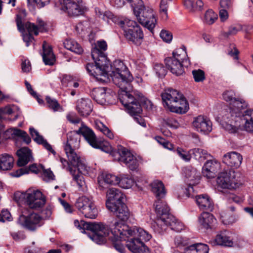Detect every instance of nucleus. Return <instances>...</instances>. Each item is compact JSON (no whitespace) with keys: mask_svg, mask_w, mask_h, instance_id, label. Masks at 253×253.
Here are the masks:
<instances>
[{"mask_svg":"<svg viewBox=\"0 0 253 253\" xmlns=\"http://www.w3.org/2000/svg\"><path fill=\"white\" fill-rule=\"evenodd\" d=\"M83 132L87 138L88 143L93 148L99 149L101 151L107 153H112V155L118 157L115 158V160L125 164L131 170H136L139 166L137 158L127 148L119 145L117 152H113L112 146L107 141H101L97 140L93 131L90 128L83 127Z\"/></svg>","mask_w":253,"mask_h":253,"instance_id":"nucleus-1","label":"nucleus"},{"mask_svg":"<svg viewBox=\"0 0 253 253\" xmlns=\"http://www.w3.org/2000/svg\"><path fill=\"white\" fill-rule=\"evenodd\" d=\"M116 70L113 76V82L119 88V98L122 104L126 107L132 104L137 98L134 96L131 83L133 78L125 65L117 62L115 66Z\"/></svg>","mask_w":253,"mask_h":253,"instance_id":"nucleus-2","label":"nucleus"},{"mask_svg":"<svg viewBox=\"0 0 253 253\" xmlns=\"http://www.w3.org/2000/svg\"><path fill=\"white\" fill-rule=\"evenodd\" d=\"M91 56L94 61L95 65L93 63H88L86 66V69L88 73L98 80H102L101 77H106L110 75L113 80V76L116 70L115 68V63L120 62L123 65L124 63L121 60H115L113 65H111L109 60L104 52H101L96 49H92Z\"/></svg>","mask_w":253,"mask_h":253,"instance_id":"nucleus-3","label":"nucleus"},{"mask_svg":"<svg viewBox=\"0 0 253 253\" xmlns=\"http://www.w3.org/2000/svg\"><path fill=\"white\" fill-rule=\"evenodd\" d=\"M161 96L165 107L170 112L184 114L189 110L188 102L178 91L169 88L166 89Z\"/></svg>","mask_w":253,"mask_h":253,"instance_id":"nucleus-4","label":"nucleus"},{"mask_svg":"<svg viewBox=\"0 0 253 253\" xmlns=\"http://www.w3.org/2000/svg\"><path fill=\"white\" fill-rule=\"evenodd\" d=\"M111 233L115 238L124 237H136L140 241H148L151 238V235L141 228L133 226L130 227L126 224L120 221H115L110 224Z\"/></svg>","mask_w":253,"mask_h":253,"instance_id":"nucleus-5","label":"nucleus"},{"mask_svg":"<svg viewBox=\"0 0 253 253\" xmlns=\"http://www.w3.org/2000/svg\"><path fill=\"white\" fill-rule=\"evenodd\" d=\"M75 225L82 233L85 232V230H89L92 232V235L89 236L90 238L98 244L104 243L105 237L110 235L109 227L102 223H96L91 222H85L81 220L80 222L78 220L74 221Z\"/></svg>","mask_w":253,"mask_h":253,"instance_id":"nucleus-6","label":"nucleus"},{"mask_svg":"<svg viewBox=\"0 0 253 253\" xmlns=\"http://www.w3.org/2000/svg\"><path fill=\"white\" fill-rule=\"evenodd\" d=\"M14 198L17 203H25L31 209H38L45 203V198L42 193L38 190L28 189L25 192H17Z\"/></svg>","mask_w":253,"mask_h":253,"instance_id":"nucleus-7","label":"nucleus"},{"mask_svg":"<svg viewBox=\"0 0 253 253\" xmlns=\"http://www.w3.org/2000/svg\"><path fill=\"white\" fill-rule=\"evenodd\" d=\"M134 13L138 22L153 33L154 29L157 23L156 13L153 8L145 6L143 3L139 7L134 8Z\"/></svg>","mask_w":253,"mask_h":253,"instance_id":"nucleus-8","label":"nucleus"},{"mask_svg":"<svg viewBox=\"0 0 253 253\" xmlns=\"http://www.w3.org/2000/svg\"><path fill=\"white\" fill-rule=\"evenodd\" d=\"M123 28L126 39L135 44L140 45L144 37L143 31L137 23L133 20L125 19L119 22Z\"/></svg>","mask_w":253,"mask_h":253,"instance_id":"nucleus-9","label":"nucleus"},{"mask_svg":"<svg viewBox=\"0 0 253 253\" xmlns=\"http://www.w3.org/2000/svg\"><path fill=\"white\" fill-rule=\"evenodd\" d=\"M172 56L165 59V64L168 69L176 76L184 73L182 63L186 57V52L182 49H177L172 53Z\"/></svg>","mask_w":253,"mask_h":253,"instance_id":"nucleus-10","label":"nucleus"},{"mask_svg":"<svg viewBox=\"0 0 253 253\" xmlns=\"http://www.w3.org/2000/svg\"><path fill=\"white\" fill-rule=\"evenodd\" d=\"M155 211L157 214V219L152 223V228L156 232H161L164 230V227H160L164 221L168 216L171 215L169 212V209L166 203L162 200V199H157L154 204Z\"/></svg>","mask_w":253,"mask_h":253,"instance_id":"nucleus-11","label":"nucleus"},{"mask_svg":"<svg viewBox=\"0 0 253 253\" xmlns=\"http://www.w3.org/2000/svg\"><path fill=\"white\" fill-rule=\"evenodd\" d=\"M217 187L222 189H235L242 183L235 179V172L233 170L220 172L217 178Z\"/></svg>","mask_w":253,"mask_h":253,"instance_id":"nucleus-12","label":"nucleus"},{"mask_svg":"<svg viewBox=\"0 0 253 253\" xmlns=\"http://www.w3.org/2000/svg\"><path fill=\"white\" fill-rule=\"evenodd\" d=\"M110 234L111 236L110 238L113 242L119 241L120 239L127 240L126 242V247L132 253H148L149 250L145 245L143 241H140L136 237H124V238H119L115 239L114 236L111 233L110 227L109 228Z\"/></svg>","mask_w":253,"mask_h":253,"instance_id":"nucleus-13","label":"nucleus"},{"mask_svg":"<svg viewBox=\"0 0 253 253\" xmlns=\"http://www.w3.org/2000/svg\"><path fill=\"white\" fill-rule=\"evenodd\" d=\"M247 107L248 103L243 99L238 97L229 108V112L226 115V119H229L231 121L237 122L242 117V120L245 121L243 116L246 111L244 113L242 111Z\"/></svg>","mask_w":253,"mask_h":253,"instance_id":"nucleus-14","label":"nucleus"},{"mask_svg":"<svg viewBox=\"0 0 253 253\" xmlns=\"http://www.w3.org/2000/svg\"><path fill=\"white\" fill-rule=\"evenodd\" d=\"M67 169L77 184L80 187H83L84 185V181L82 174H85L88 171V168L84 160L82 159L78 165L73 167H68Z\"/></svg>","mask_w":253,"mask_h":253,"instance_id":"nucleus-15","label":"nucleus"},{"mask_svg":"<svg viewBox=\"0 0 253 253\" xmlns=\"http://www.w3.org/2000/svg\"><path fill=\"white\" fill-rule=\"evenodd\" d=\"M86 127L89 128L86 126L84 123L81 124V126L78 130L71 131L67 134V142L66 145L65 146V151L70 152L71 150H74L79 147L80 140L79 138V135L82 134L88 142L87 138L84 134L83 132L82 128Z\"/></svg>","mask_w":253,"mask_h":253,"instance_id":"nucleus-16","label":"nucleus"},{"mask_svg":"<svg viewBox=\"0 0 253 253\" xmlns=\"http://www.w3.org/2000/svg\"><path fill=\"white\" fill-rule=\"evenodd\" d=\"M41 216L37 213H32L28 216L22 214L18 219V222L29 230L34 231L41 226Z\"/></svg>","mask_w":253,"mask_h":253,"instance_id":"nucleus-17","label":"nucleus"},{"mask_svg":"<svg viewBox=\"0 0 253 253\" xmlns=\"http://www.w3.org/2000/svg\"><path fill=\"white\" fill-rule=\"evenodd\" d=\"M82 0H63L61 3V9L66 11L69 15L78 16L83 12L81 3Z\"/></svg>","mask_w":253,"mask_h":253,"instance_id":"nucleus-18","label":"nucleus"},{"mask_svg":"<svg viewBox=\"0 0 253 253\" xmlns=\"http://www.w3.org/2000/svg\"><path fill=\"white\" fill-rule=\"evenodd\" d=\"M107 208L122 221L127 220L130 216L129 210L124 202L116 205L108 203Z\"/></svg>","mask_w":253,"mask_h":253,"instance_id":"nucleus-19","label":"nucleus"},{"mask_svg":"<svg viewBox=\"0 0 253 253\" xmlns=\"http://www.w3.org/2000/svg\"><path fill=\"white\" fill-rule=\"evenodd\" d=\"M192 125L196 131L204 134H208L212 130L211 122L201 115L194 118Z\"/></svg>","mask_w":253,"mask_h":253,"instance_id":"nucleus-20","label":"nucleus"},{"mask_svg":"<svg viewBox=\"0 0 253 253\" xmlns=\"http://www.w3.org/2000/svg\"><path fill=\"white\" fill-rule=\"evenodd\" d=\"M242 156L236 151L226 153L223 156L222 159L223 163L236 169L239 168L242 164Z\"/></svg>","mask_w":253,"mask_h":253,"instance_id":"nucleus-21","label":"nucleus"},{"mask_svg":"<svg viewBox=\"0 0 253 253\" xmlns=\"http://www.w3.org/2000/svg\"><path fill=\"white\" fill-rule=\"evenodd\" d=\"M220 164L216 160L208 161L203 167L202 173L204 177L211 179L215 177L219 170Z\"/></svg>","mask_w":253,"mask_h":253,"instance_id":"nucleus-22","label":"nucleus"},{"mask_svg":"<svg viewBox=\"0 0 253 253\" xmlns=\"http://www.w3.org/2000/svg\"><path fill=\"white\" fill-rule=\"evenodd\" d=\"M106 197V207L108 208V203L116 205L118 203L123 202L125 196L119 189L115 188H111L107 191Z\"/></svg>","mask_w":253,"mask_h":253,"instance_id":"nucleus-23","label":"nucleus"},{"mask_svg":"<svg viewBox=\"0 0 253 253\" xmlns=\"http://www.w3.org/2000/svg\"><path fill=\"white\" fill-rule=\"evenodd\" d=\"M76 109L80 115L86 117L92 110V104L89 99L81 98L77 102Z\"/></svg>","mask_w":253,"mask_h":253,"instance_id":"nucleus-24","label":"nucleus"},{"mask_svg":"<svg viewBox=\"0 0 253 253\" xmlns=\"http://www.w3.org/2000/svg\"><path fill=\"white\" fill-rule=\"evenodd\" d=\"M168 226H169L172 230L178 232L181 231L184 228L183 224L178 221L174 216L171 214L168 216L165 221H164L162 225H160V227H165L164 230L161 232L158 233L163 234L167 230Z\"/></svg>","mask_w":253,"mask_h":253,"instance_id":"nucleus-25","label":"nucleus"},{"mask_svg":"<svg viewBox=\"0 0 253 253\" xmlns=\"http://www.w3.org/2000/svg\"><path fill=\"white\" fill-rule=\"evenodd\" d=\"M199 224L204 228L211 229L215 225L216 219L213 215L208 212H202L198 218Z\"/></svg>","mask_w":253,"mask_h":253,"instance_id":"nucleus-26","label":"nucleus"},{"mask_svg":"<svg viewBox=\"0 0 253 253\" xmlns=\"http://www.w3.org/2000/svg\"><path fill=\"white\" fill-rule=\"evenodd\" d=\"M91 95L96 102L101 105L105 104L107 100L110 97V95L106 93L105 87H98L93 89Z\"/></svg>","mask_w":253,"mask_h":253,"instance_id":"nucleus-27","label":"nucleus"},{"mask_svg":"<svg viewBox=\"0 0 253 253\" xmlns=\"http://www.w3.org/2000/svg\"><path fill=\"white\" fill-rule=\"evenodd\" d=\"M196 204L201 210L211 211L213 209V203L207 195L201 194L196 197Z\"/></svg>","mask_w":253,"mask_h":253,"instance_id":"nucleus-28","label":"nucleus"},{"mask_svg":"<svg viewBox=\"0 0 253 253\" xmlns=\"http://www.w3.org/2000/svg\"><path fill=\"white\" fill-rule=\"evenodd\" d=\"M17 155L19 157L17 165L19 167L26 165L33 159L31 151L27 147H24L18 150Z\"/></svg>","mask_w":253,"mask_h":253,"instance_id":"nucleus-29","label":"nucleus"},{"mask_svg":"<svg viewBox=\"0 0 253 253\" xmlns=\"http://www.w3.org/2000/svg\"><path fill=\"white\" fill-rule=\"evenodd\" d=\"M151 191L157 199H163L166 194V190L162 181L154 180L150 184Z\"/></svg>","mask_w":253,"mask_h":253,"instance_id":"nucleus-30","label":"nucleus"},{"mask_svg":"<svg viewBox=\"0 0 253 253\" xmlns=\"http://www.w3.org/2000/svg\"><path fill=\"white\" fill-rule=\"evenodd\" d=\"M230 235L231 233L227 231H222L216 235L215 242L218 245L232 247L234 243Z\"/></svg>","mask_w":253,"mask_h":253,"instance_id":"nucleus-31","label":"nucleus"},{"mask_svg":"<svg viewBox=\"0 0 253 253\" xmlns=\"http://www.w3.org/2000/svg\"><path fill=\"white\" fill-rule=\"evenodd\" d=\"M29 130L30 134L35 142L39 144H42L48 151L50 152L54 155L55 154V152L52 149L51 146L46 141V140L44 139L42 135H40L38 131L34 128H30Z\"/></svg>","mask_w":253,"mask_h":253,"instance_id":"nucleus-32","label":"nucleus"},{"mask_svg":"<svg viewBox=\"0 0 253 253\" xmlns=\"http://www.w3.org/2000/svg\"><path fill=\"white\" fill-rule=\"evenodd\" d=\"M42 47V59L44 63L46 65H53L55 61V56L52 52L51 48L45 42H43Z\"/></svg>","mask_w":253,"mask_h":253,"instance_id":"nucleus-33","label":"nucleus"},{"mask_svg":"<svg viewBox=\"0 0 253 253\" xmlns=\"http://www.w3.org/2000/svg\"><path fill=\"white\" fill-rule=\"evenodd\" d=\"M14 159L12 156L7 154H3L0 156V169L8 170L10 169L13 166Z\"/></svg>","mask_w":253,"mask_h":253,"instance_id":"nucleus-34","label":"nucleus"},{"mask_svg":"<svg viewBox=\"0 0 253 253\" xmlns=\"http://www.w3.org/2000/svg\"><path fill=\"white\" fill-rule=\"evenodd\" d=\"M185 175L190 184L198 183L200 176L199 173L194 168H188L184 171Z\"/></svg>","mask_w":253,"mask_h":253,"instance_id":"nucleus-35","label":"nucleus"},{"mask_svg":"<svg viewBox=\"0 0 253 253\" xmlns=\"http://www.w3.org/2000/svg\"><path fill=\"white\" fill-rule=\"evenodd\" d=\"M244 128L248 132L253 133V109L247 110L243 116Z\"/></svg>","mask_w":253,"mask_h":253,"instance_id":"nucleus-36","label":"nucleus"},{"mask_svg":"<svg viewBox=\"0 0 253 253\" xmlns=\"http://www.w3.org/2000/svg\"><path fill=\"white\" fill-rule=\"evenodd\" d=\"M93 203V201L91 199L85 196H82L77 200L75 206L82 213L84 210L90 206Z\"/></svg>","mask_w":253,"mask_h":253,"instance_id":"nucleus-37","label":"nucleus"},{"mask_svg":"<svg viewBox=\"0 0 253 253\" xmlns=\"http://www.w3.org/2000/svg\"><path fill=\"white\" fill-rule=\"evenodd\" d=\"M118 181L117 184L125 189L131 188L134 183L133 179L127 174H121Z\"/></svg>","mask_w":253,"mask_h":253,"instance_id":"nucleus-38","label":"nucleus"},{"mask_svg":"<svg viewBox=\"0 0 253 253\" xmlns=\"http://www.w3.org/2000/svg\"><path fill=\"white\" fill-rule=\"evenodd\" d=\"M63 44L64 47L66 49L77 54H81L83 51V49L81 46L74 40H66Z\"/></svg>","mask_w":253,"mask_h":253,"instance_id":"nucleus-39","label":"nucleus"},{"mask_svg":"<svg viewBox=\"0 0 253 253\" xmlns=\"http://www.w3.org/2000/svg\"><path fill=\"white\" fill-rule=\"evenodd\" d=\"M184 4L191 11L202 10L204 6L203 2L201 0H197L196 2L194 0H184Z\"/></svg>","mask_w":253,"mask_h":253,"instance_id":"nucleus-40","label":"nucleus"},{"mask_svg":"<svg viewBox=\"0 0 253 253\" xmlns=\"http://www.w3.org/2000/svg\"><path fill=\"white\" fill-rule=\"evenodd\" d=\"M27 15V12L25 9H21L19 13L16 15L15 21L18 31L20 32H23L24 31L23 21Z\"/></svg>","mask_w":253,"mask_h":253,"instance_id":"nucleus-41","label":"nucleus"},{"mask_svg":"<svg viewBox=\"0 0 253 253\" xmlns=\"http://www.w3.org/2000/svg\"><path fill=\"white\" fill-rule=\"evenodd\" d=\"M7 133H10L14 136H19L23 138V141L26 143L29 144L31 142V138L28 134L24 131L17 128H10L8 129Z\"/></svg>","mask_w":253,"mask_h":253,"instance_id":"nucleus-42","label":"nucleus"},{"mask_svg":"<svg viewBox=\"0 0 253 253\" xmlns=\"http://www.w3.org/2000/svg\"><path fill=\"white\" fill-rule=\"evenodd\" d=\"M82 213L86 218L91 219L95 218L97 216L98 211L94 202L90 206H89L86 209L84 210Z\"/></svg>","mask_w":253,"mask_h":253,"instance_id":"nucleus-43","label":"nucleus"},{"mask_svg":"<svg viewBox=\"0 0 253 253\" xmlns=\"http://www.w3.org/2000/svg\"><path fill=\"white\" fill-rule=\"evenodd\" d=\"M126 108L127 109L128 113L132 116L137 115L140 114L142 111L137 99L132 104H130L129 106H127Z\"/></svg>","mask_w":253,"mask_h":253,"instance_id":"nucleus-44","label":"nucleus"},{"mask_svg":"<svg viewBox=\"0 0 253 253\" xmlns=\"http://www.w3.org/2000/svg\"><path fill=\"white\" fill-rule=\"evenodd\" d=\"M192 151L195 159L200 162L203 161L210 156L206 150L201 148H195Z\"/></svg>","mask_w":253,"mask_h":253,"instance_id":"nucleus-45","label":"nucleus"},{"mask_svg":"<svg viewBox=\"0 0 253 253\" xmlns=\"http://www.w3.org/2000/svg\"><path fill=\"white\" fill-rule=\"evenodd\" d=\"M13 113V110L10 106L0 108V131H4V126L2 121L5 119V115H10Z\"/></svg>","mask_w":253,"mask_h":253,"instance_id":"nucleus-46","label":"nucleus"},{"mask_svg":"<svg viewBox=\"0 0 253 253\" xmlns=\"http://www.w3.org/2000/svg\"><path fill=\"white\" fill-rule=\"evenodd\" d=\"M65 152L69 163L73 167H74L76 165H78L79 162L82 159L80 156L75 152V149L71 150L70 152H68V151H65Z\"/></svg>","mask_w":253,"mask_h":253,"instance_id":"nucleus-47","label":"nucleus"},{"mask_svg":"<svg viewBox=\"0 0 253 253\" xmlns=\"http://www.w3.org/2000/svg\"><path fill=\"white\" fill-rule=\"evenodd\" d=\"M95 126L97 129L102 132L107 137L112 139L114 138V134L112 132L102 123L100 121L96 122Z\"/></svg>","mask_w":253,"mask_h":253,"instance_id":"nucleus-48","label":"nucleus"},{"mask_svg":"<svg viewBox=\"0 0 253 253\" xmlns=\"http://www.w3.org/2000/svg\"><path fill=\"white\" fill-rule=\"evenodd\" d=\"M217 19V15L211 9L207 10L205 14L204 22L208 24H212Z\"/></svg>","mask_w":253,"mask_h":253,"instance_id":"nucleus-49","label":"nucleus"},{"mask_svg":"<svg viewBox=\"0 0 253 253\" xmlns=\"http://www.w3.org/2000/svg\"><path fill=\"white\" fill-rule=\"evenodd\" d=\"M228 122L227 123L225 128L230 133H236L237 132L240 124L234 121H231L229 119H227Z\"/></svg>","mask_w":253,"mask_h":253,"instance_id":"nucleus-50","label":"nucleus"},{"mask_svg":"<svg viewBox=\"0 0 253 253\" xmlns=\"http://www.w3.org/2000/svg\"><path fill=\"white\" fill-rule=\"evenodd\" d=\"M96 14L104 21L109 22V20H112L113 14L109 11H102L100 8H96L95 9Z\"/></svg>","mask_w":253,"mask_h":253,"instance_id":"nucleus-51","label":"nucleus"},{"mask_svg":"<svg viewBox=\"0 0 253 253\" xmlns=\"http://www.w3.org/2000/svg\"><path fill=\"white\" fill-rule=\"evenodd\" d=\"M176 152L179 157L186 162H189L191 159V156L189 151L184 150L182 148L178 147Z\"/></svg>","mask_w":253,"mask_h":253,"instance_id":"nucleus-52","label":"nucleus"},{"mask_svg":"<svg viewBox=\"0 0 253 253\" xmlns=\"http://www.w3.org/2000/svg\"><path fill=\"white\" fill-rule=\"evenodd\" d=\"M118 177L110 173H106L102 175V178L104 182L108 184H117Z\"/></svg>","mask_w":253,"mask_h":253,"instance_id":"nucleus-53","label":"nucleus"},{"mask_svg":"<svg viewBox=\"0 0 253 253\" xmlns=\"http://www.w3.org/2000/svg\"><path fill=\"white\" fill-rule=\"evenodd\" d=\"M223 99L227 101L230 102V105H231L236 100L238 97L236 96L235 93L233 90H228L225 91L223 93Z\"/></svg>","mask_w":253,"mask_h":253,"instance_id":"nucleus-54","label":"nucleus"},{"mask_svg":"<svg viewBox=\"0 0 253 253\" xmlns=\"http://www.w3.org/2000/svg\"><path fill=\"white\" fill-rule=\"evenodd\" d=\"M24 31L27 30L28 33L34 34L37 36L39 34V31H38L37 26L32 23L30 22H27L24 24Z\"/></svg>","mask_w":253,"mask_h":253,"instance_id":"nucleus-55","label":"nucleus"},{"mask_svg":"<svg viewBox=\"0 0 253 253\" xmlns=\"http://www.w3.org/2000/svg\"><path fill=\"white\" fill-rule=\"evenodd\" d=\"M192 73L196 82H202L205 80V72L201 69L194 70Z\"/></svg>","mask_w":253,"mask_h":253,"instance_id":"nucleus-56","label":"nucleus"},{"mask_svg":"<svg viewBox=\"0 0 253 253\" xmlns=\"http://www.w3.org/2000/svg\"><path fill=\"white\" fill-rule=\"evenodd\" d=\"M46 100L49 108L52 109L54 111H58L61 108V106L55 99L47 96Z\"/></svg>","mask_w":253,"mask_h":253,"instance_id":"nucleus-57","label":"nucleus"},{"mask_svg":"<svg viewBox=\"0 0 253 253\" xmlns=\"http://www.w3.org/2000/svg\"><path fill=\"white\" fill-rule=\"evenodd\" d=\"M154 70L156 75L159 77H164L167 74V70L164 67L163 65L160 63H155Z\"/></svg>","mask_w":253,"mask_h":253,"instance_id":"nucleus-58","label":"nucleus"},{"mask_svg":"<svg viewBox=\"0 0 253 253\" xmlns=\"http://www.w3.org/2000/svg\"><path fill=\"white\" fill-rule=\"evenodd\" d=\"M171 1L172 0H161L160 3V12H163L166 18L168 17V7Z\"/></svg>","mask_w":253,"mask_h":253,"instance_id":"nucleus-59","label":"nucleus"},{"mask_svg":"<svg viewBox=\"0 0 253 253\" xmlns=\"http://www.w3.org/2000/svg\"><path fill=\"white\" fill-rule=\"evenodd\" d=\"M88 26L89 23L87 21L80 22L76 25V30L79 34L85 32L88 33L89 32L88 30Z\"/></svg>","mask_w":253,"mask_h":253,"instance_id":"nucleus-60","label":"nucleus"},{"mask_svg":"<svg viewBox=\"0 0 253 253\" xmlns=\"http://www.w3.org/2000/svg\"><path fill=\"white\" fill-rule=\"evenodd\" d=\"M156 140L164 148L169 150L173 148V145L169 141L166 140L164 138L157 136L155 137Z\"/></svg>","mask_w":253,"mask_h":253,"instance_id":"nucleus-61","label":"nucleus"},{"mask_svg":"<svg viewBox=\"0 0 253 253\" xmlns=\"http://www.w3.org/2000/svg\"><path fill=\"white\" fill-rule=\"evenodd\" d=\"M12 216L10 213L7 210H3L0 213V221L5 222L12 220Z\"/></svg>","mask_w":253,"mask_h":253,"instance_id":"nucleus-62","label":"nucleus"},{"mask_svg":"<svg viewBox=\"0 0 253 253\" xmlns=\"http://www.w3.org/2000/svg\"><path fill=\"white\" fill-rule=\"evenodd\" d=\"M160 36L163 41L166 42H169L172 39V36L171 33L165 30H163L161 31Z\"/></svg>","mask_w":253,"mask_h":253,"instance_id":"nucleus-63","label":"nucleus"},{"mask_svg":"<svg viewBox=\"0 0 253 253\" xmlns=\"http://www.w3.org/2000/svg\"><path fill=\"white\" fill-rule=\"evenodd\" d=\"M195 245L196 248V252L197 253H208L209 249L207 245L201 243L195 244Z\"/></svg>","mask_w":253,"mask_h":253,"instance_id":"nucleus-64","label":"nucleus"}]
</instances>
